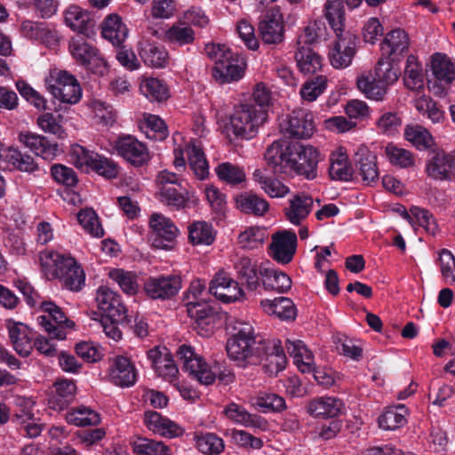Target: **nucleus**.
<instances>
[{
  "instance_id": "69168bd1",
  "label": "nucleus",
  "mask_w": 455,
  "mask_h": 455,
  "mask_svg": "<svg viewBox=\"0 0 455 455\" xmlns=\"http://www.w3.org/2000/svg\"><path fill=\"white\" fill-rule=\"evenodd\" d=\"M108 276L118 284L124 292L133 295L138 291L137 275L133 272L113 268L108 272Z\"/></svg>"
},
{
  "instance_id": "7ed1b4c3",
  "label": "nucleus",
  "mask_w": 455,
  "mask_h": 455,
  "mask_svg": "<svg viewBox=\"0 0 455 455\" xmlns=\"http://www.w3.org/2000/svg\"><path fill=\"white\" fill-rule=\"evenodd\" d=\"M267 118V113L264 108L253 104H241L230 116V129L237 139L251 140L257 135Z\"/></svg>"
},
{
  "instance_id": "a18cd8bd",
  "label": "nucleus",
  "mask_w": 455,
  "mask_h": 455,
  "mask_svg": "<svg viewBox=\"0 0 455 455\" xmlns=\"http://www.w3.org/2000/svg\"><path fill=\"white\" fill-rule=\"evenodd\" d=\"M140 128L148 139L155 140H164L169 134L164 121L148 113L143 115Z\"/></svg>"
},
{
  "instance_id": "f257e3e1",
  "label": "nucleus",
  "mask_w": 455,
  "mask_h": 455,
  "mask_svg": "<svg viewBox=\"0 0 455 455\" xmlns=\"http://www.w3.org/2000/svg\"><path fill=\"white\" fill-rule=\"evenodd\" d=\"M39 261L42 267L51 271L66 289L76 292L84 286V271L74 258L44 251L39 254Z\"/></svg>"
},
{
  "instance_id": "8fccbe9b",
  "label": "nucleus",
  "mask_w": 455,
  "mask_h": 455,
  "mask_svg": "<svg viewBox=\"0 0 455 455\" xmlns=\"http://www.w3.org/2000/svg\"><path fill=\"white\" fill-rule=\"evenodd\" d=\"M6 167H12L16 170L25 172H34L38 170V165L35 159L27 154L21 153L20 150L8 148L5 153Z\"/></svg>"
},
{
  "instance_id": "cd10ccee",
  "label": "nucleus",
  "mask_w": 455,
  "mask_h": 455,
  "mask_svg": "<svg viewBox=\"0 0 455 455\" xmlns=\"http://www.w3.org/2000/svg\"><path fill=\"white\" fill-rule=\"evenodd\" d=\"M144 421L149 430L162 436L173 438L184 433L181 427L156 411L145 412Z\"/></svg>"
},
{
  "instance_id": "e433bc0d",
  "label": "nucleus",
  "mask_w": 455,
  "mask_h": 455,
  "mask_svg": "<svg viewBox=\"0 0 455 455\" xmlns=\"http://www.w3.org/2000/svg\"><path fill=\"white\" fill-rule=\"evenodd\" d=\"M260 305L267 314L275 315L281 320L295 319L296 307L289 298L278 297L274 299H265L261 301Z\"/></svg>"
},
{
  "instance_id": "f3484780",
  "label": "nucleus",
  "mask_w": 455,
  "mask_h": 455,
  "mask_svg": "<svg viewBox=\"0 0 455 455\" xmlns=\"http://www.w3.org/2000/svg\"><path fill=\"white\" fill-rule=\"evenodd\" d=\"M209 291L225 303L235 302L244 297V291L238 282L224 272L218 273L212 280Z\"/></svg>"
},
{
  "instance_id": "6e6552de",
  "label": "nucleus",
  "mask_w": 455,
  "mask_h": 455,
  "mask_svg": "<svg viewBox=\"0 0 455 455\" xmlns=\"http://www.w3.org/2000/svg\"><path fill=\"white\" fill-rule=\"evenodd\" d=\"M336 39L330 47L328 57L334 68H346L351 65L356 53L357 36L350 31L335 33Z\"/></svg>"
},
{
  "instance_id": "7c9ffc66",
  "label": "nucleus",
  "mask_w": 455,
  "mask_h": 455,
  "mask_svg": "<svg viewBox=\"0 0 455 455\" xmlns=\"http://www.w3.org/2000/svg\"><path fill=\"white\" fill-rule=\"evenodd\" d=\"M355 165L364 182L371 184L378 180L377 156L366 147L358 148L355 153Z\"/></svg>"
},
{
  "instance_id": "9b49d317",
  "label": "nucleus",
  "mask_w": 455,
  "mask_h": 455,
  "mask_svg": "<svg viewBox=\"0 0 455 455\" xmlns=\"http://www.w3.org/2000/svg\"><path fill=\"white\" fill-rule=\"evenodd\" d=\"M292 172L313 180L317 176V164L320 160L318 150L310 146L295 143L292 150Z\"/></svg>"
},
{
  "instance_id": "f03ea898",
  "label": "nucleus",
  "mask_w": 455,
  "mask_h": 455,
  "mask_svg": "<svg viewBox=\"0 0 455 455\" xmlns=\"http://www.w3.org/2000/svg\"><path fill=\"white\" fill-rule=\"evenodd\" d=\"M233 334L228 339L226 350L228 357L237 362L239 366L247 363L257 364L256 348L259 341L253 337V328L251 324L235 321L233 325Z\"/></svg>"
},
{
  "instance_id": "c03bdc74",
  "label": "nucleus",
  "mask_w": 455,
  "mask_h": 455,
  "mask_svg": "<svg viewBox=\"0 0 455 455\" xmlns=\"http://www.w3.org/2000/svg\"><path fill=\"white\" fill-rule=\"evenodd\" d=\"M431 67L439 83L450 84L455 79V68L447 55L436 52L432 56Z\"/></svg>"
},
{
  "instance_id": "20e7f679",
  "label": "nucleus",
  "mask_w": 455,
  "mask_h": 455,
  "mask_svg": "<svg viewBox=\"0 0 455 455\" xmlns=\"http://www.w3.org/2000/svg\"><path fill=\"white\" fill-rule=\"evenodd\" d=\"M156 183L161 203L174 210H182L188 206L189 193L177 174L164 170L157 174Z\"/></svg>"
},
{
  "instance_id": "9d476101",
  "label": "nucleus",
  "mask_w": 455,
  "mask_h": 455,
  "mask_svg": "<svg viewBox=\"0 0 455 455\" xmlns=\"http://www.w3.org/2000/svg\"><path fill=\"white\" fill-rule=\"evenodd\" d=\"M258 363H263L269 374H277L286 364V355L281 347L280 340H259L256 348Z\"/></svg>"
},
{
  "instance_id": "680f3d73",
  "label": "nucleus",
  "mask_w": 455,
  "mask_h": 455,
  "mask_svg": "<svg viewBox=\"0 0 455 455\" xmlns=\"http://www.w3.org/2000/svg\"><path fill=\"white\" fill-rule=\"evenodd\" d=\"M77 220L83 229L92 237L100 238L104 235V229L95 211L91 208L81 210L77 213Z\"/></svg>"
},
{
  "instance_id": "49530a36",
  "label": "nucleus",
  "mask_w": 455,
  "mask_h": 455,
  "mask_svg": "<svg viewBox=\"0 0 455 455\" xmlns=\"http://www.w3.org/2000/svg\"><path fill=\"white\" fill-rule=\"evenodd\" d=\"M186 150L194 174L199 180H204L209 174V165L202 148L193 141L188 145Z\"/></svg>"
},
{
  "instance_id": "774afa93",
  "label": "nucleus",
  "mask_w": 455,
  "mask_h": 455,
  "mask_svg": "<svg viewBox=\"0 0 455 455\" xmlns=\"http://www.w3.org/2000/svg\"><path fill=\"white\" fill-rule=\"evenodd\" d=\"M136 455H168L169 448L162 442L140 437L133 442Z\"/></svg>"
},
{
  "instance_id": "864d4df0",
  "label": "nucleus",
  "mask_w": 455,
  "mask_h": 455,
  "mask_svg": "<svg viewBox=\"0 0 455 455\" xmlns=\"http://www.w3.org/2000/svg\"><path fill=\"white\" fill-rule=\"evenodd\" d=\"M324 17L335 33L346 31L343 0H327L324 4Z\"/></svg>"
},
{
  "instance_id": "c85d7f7f",
  "label": "nucleus",
  "mask_w": 455,
  "mask_h": 455,
  "mask_svg": "<svg viewBox=\"0 0 455 455\" xmlns=\"http://www.w3.org/2000/svg\"><path fill=\"white\" fill-rule=\"evenodd\" d=\"M7 329L14 350L21 356H28L32 350V332L22 323L8 322Z\"/></svg>"
},
{
  "instance_id": "b1692460",
  "label": "nucleus",
  "mask_w": 455,
  "mask_h": 455,
  "mask_svg": "<svg viewBox=\"0 0 455 455\" xmlns=\"http://www.w3.org/2000/svg\"><path fill=\"white\" fill-rule=\"evenodd\" d=\"M148 359L156 373L165 379L171 380L177 375L179 370L172 355L165 347L156 346L147 353Z\"/></svg>"
},
{
  "instance_id": "72a5a7b5",
  "label": "nucleus",
  "mask_w": 455,
  "mask_h": 455,
  "mask_svg": "<svg viewBox=\"0 0 455 455\" xmlns=\"http://www.w3.org/2000/svg\"><path fill=\"white\" fill-rule=\"evenodd\" d=\"M409 44L408 35L404 30L398 28L387 34L382 43V50L393 61H395L408 50Z\"/></svg>"
},
{
  "instance_id": "2eb2a0df",
  "label": "nucleus",
  "mask_w": 455,
  "mask_h": 455,
  "mask_svg": "<svg viewBox=\"0 0 455 455\" xmlns=\"http://www.w3.org/2000/svg\"><path fill=\"white\" fill-rule=\"evenodd\" d=\"M96 302L102 316L111 317L114 321H126L127 309L121 296L108 287L100 286L96 292Z\"/></svg>"
},
{
  "instance_id": "f704fd0d",
  "label": "nucleus",
  "mask_w": 455,
  "mask_h": 455,
  "mask_svg": "<svg viewBox=\"0 0 455 455\" xmlns=\"http://www.w3.org/2000/svg\"><path fill=\"white\" fill-rule=\"evenodd\" d=\"M286 349L301 372L309 373L314 370V355L303 341L287 340Z\"/></svg>"
},
{
  "instance_id": "6ab92c4d",
  "label": "nucleus",
  "mask_w": 455,
  "mask_h": 455,
  "mask_svg": "<svg viewBox=\"0 0 455 455\" xmlns=\"http://www.w3.org/2000/svg\"><path fill=\"white\" fill-rule=\"evenodd\" d=\"M297 248V235L294 231L283 230L272 235L270 249L275 259L283 264L291 261Z\"/></svg>"
},
{
  "instance_id": "c756f323",
  "label": "nucleus",
  "mask_w": 455,
  "mask_h": 455,
  "mask_svg": "<svg viewBox=\"0 0 455 455\" xmlns=\"http://www.w3.org/2000/svg\"><path fill=\"white\" fill-rule=\"evenodd\" d=\"M313 209V198L299 193L289 200V205L284 212L286 219L293 225L299 226L309 215Z\"/></svg>"
},
{
  "instance_id": "39448f33",
  "label": "nucleus",
  "mask_w": 455,
  "mask_h": 455,
  "mask_svg": "<svg viewBox=\"0 0 455 455\" xmlns=\"http://www.w3.org/2000/svg\"><path fill=\"white\" fill-rule=\"evenodd\" d=\"M45 83L51 94L62 103L74 105L82 98L83 91L80 84L76 76L68 71L52 70Z\"/></svg>"
},
{
  "instance_id": "0e129e2a",
  "label": "nucleus",
  "mask_w": 455,
  "mask_h": 455,
  "mask_svg": "<svg viewBox=\"0 0 455 455\" xmlns=\"http://www.w3.org/2000/svg\"><path fill=\"white\" fill-rule=\"evenodd\" d=\"M394 62L392 59H380L377 63L374 72L371 73L379 82L386 85L387 89L389 85L395 84L400 76L399 70Z\"/></svg>"
},
{
  "instance_id": "09e8293b",
  "label": "nucleus",
  "mask_w": 455,
  "mask_h": 455,
  "mask_svg": "<svg viewBox=\"0 0 455 455\" xmlns=\"http://www.w3.org/2000/svg\"><path fill=\"white\" fill-rule=\"evenodd\" d=\"M188 239L193 245H211L215 240V232L210 223L195 221L188 226Z\"/></svg>"
},
{
  "instance_id": "4c0bfd02",
  "label": "nucleus",
  "mask_w": 455,
  "mask_h": 455,
  "mask_svg": "<svg viewBox=\"0 0 455 455\" xmlns=\"http://www.w3.org/2000/svg\"><path fill=\"white\" fill-rule=\"evenodd\" d=\"M358 90L365 95L366 98L382 101L387 92L386 85L379 82L371 72L361 75L356 81Z\"/></svg>"
},
{
  "instance_id": "a19ab883",
  "label": "nucleus",
  "mask_w": 455,
  "mask_h": 455,
  "mask_svg": "<svg viewBox=\"0 0 455 455\" xmlns=\"http://www.w3.org/2000/svg\"><path fill=\"white\" fill-rule=\"evenodd\" d=\"M330 162L329 173L332 180L347 181L352 178L353 168L342 148L331 154Z\"/></svg>"
},
{
  "instance_id": "ddd939ff",
  "label": "nucleus",
  "mask_w": 455,
  "mask_h": 455,
  "mask_svg": "<svg viewBox=\"0 0 455 455\" xmlns=\"http://www.w3.org/2000/svg\"><path fill=\"white\" fill-rule=\"evenodd\" d=\"M114 149L118 156L134 166H142L150 159L146 145L132 135L118 137Z\"/></svg>"
},
{
  "instance_id": "4468645a",
  "label": "nucleus",
  "mask_w": 455,
  "mask_h": 455,
  "mask_svg": "<svg viewBox=\"0 0 455 455\" xmlns=\"http://www.w3.org/2000/svg\"><path fill=\"white\" fill-rule=\"evenodd\" d=\"M280 126L285 134L297 139L310 138L315 131L312 114L305 109L293 110Z\"/></svg>"
},
{
  "instance_id": "79ce46f5",
  "label": "nucleus",
  "mask_w": 455,
  "mask_h": 455,
  "mask_svg": "<svg viewBox=\"0 0 455 455\" xmlns=\"http://www.w3.org/2000/svg\"><path fill=\"white\" fill-rule=\"evenodd\" d=\"M140 92L150 101L163 102L169 99V89L158 78L144 77L140 84Z\"/></svg>"
},
{
  "instance_id": "052dcab7",
  "label": "nucleus",
  "mask_w": 455,
  "mask_h": 455,
  "mask_svg": "<svg viewBox=\"0 0 455 455\" xmlns=\"http://www.w3.org/2000/svg\"><path fill=\"white\" fill-rule=\"evenodd\" d=\"M140 55L146 65L153 68H164L167 63V52L163 46L147 43L140 48Z\"/></svg>"
},
{
  "instance_id": "13d9d810",
  "label": "nucleus",
  "mask_w": 455,
  "mask_h": 455,
  "mask_svg": "<svg viewBox=\"0 0 455 455\" xmlns=\"http://www.w3.org/2000/svg\"><path fill=\"white\" fill-rule=\"evenodd\" d=\"M404 405L387 408L379 418V427L384 430H395L406 423Z\"/></svg>"
},
{
  "instance_id": "c9c22d12",
  "label": "nucleus",
  "mask_w": 455,
  "mask_h": 455,
  "mask_svg": "<svg viewBox=\"0 0 455 455\" xmlns=\"http://www.w3.org/2000/svg\"><path fill=\"white\" fill-rule=\"evenodd\" d=\"M244 73L243 64L231 59V54L223 62H219L212 69V76L220 84L241 79Z\"/></svg>"
},
{
  "instance_id": "e2e57ef3",
  "label": "nucleus",
  "mask_w": 455,
  "mask_h": 455,
  "mask_svg": "<svg viewBox=\"0 0 455 455\" xmlns=\"http://www.w3.org/2000/svg\"><path fill=\"white\" fill-rule=\"evenodd\" d=\"M385 154L391 164L400 168H410L415 164L413 154L394 143H389L385 148Z\"/></svg>"
},
{
  "instance_id": "4be33fe9",
  "label": "nucleus",
  "mask_w": 455,
  "mask_h": 455,
  "mask_svg": "<svg viewBox=\"0 0 455 455\" xmlns=\"http://www.w3.org/2000/svg\"><path fill=\"white\" fill-rule=\"evenodd\" d=\"M109 378L115 385L128 387L136 382L137 371L129 358L116 355L111 359Z\"/></svg>"
},
{
  "instance_id": "0eeeda50",
  "label": "nucleus",
  "mask_w": 455,
  "mask_h": 455,
  "mask_svg": "<svg viewBox=\"0 0 455 455\" xmlns=\"http://www.w3.org/2000/svg\"><path fill=\"white\" fill-rule=\"evenodd\" d=\"M40 309L44 315L37 316V323L57 340L65 339L67 330L72 329L74 323L68 320L61 308L52 301L40 303Z\"/></svg>"
},
{
  "instance_id": "5701e85b",
  "label": "nucleus",
  "mask_w": 455,
  "mask_h": 455,
  "mask_svg": "<svg viewBox=\"0 0 455 455\" xmlns=\"http://www.w3.org/2000/svg\"><path fill=\"white\" fill-rule=\"evenodd\" d=\"M149 226L158 236L155 239V245L163 249H170L171 243L179 233V229L173 222L161 213H153L149 219Z\"/></svg>"
},
{
  "instance_id": "aec40b11",
  "label": "nucleus",
  "mask_w": 455,
  "mask_h": 455,
  "mask_svg": "<svg viewBox=\"0 0 455 455\" xmlns=\"http://www.w3.org/2000/svg\"><path fill=\"white\" fill-rule=\"evenodd\" d=\"M235 269L237 277L242 283L250 291H255L263 283V270H267V267L262 264L259 265L255 260L248 257H242L235 263Z\"/></svg>"
},
{
  "instance_id": "5fc2aeb1",
  "label": "nucleus",
  "mask_w": 455,
  "mask_h": 455,
  "mask_svg": "<svg viewBox=\"0 0 455 455\" xmlns=\"http://www.w3.org/2000/svg\"><path fill=\"white\" fill-rule=\"evenodd\" d=\"M262 274V284L267 290H275L279 292H286L291 287V277L282 271L267 267V270H263Z\"/></svg>"
},
{
  "instance_id": "de8ad7c7",
  "label": "nucleus",
  "mask_w": 455,
  "mask_h": 455,
  "mask_svg": "<svg viewBox=\"0 0 455 455\" xmlns=\"http://www.w3.org/2000/svg\"><path fill=\"white\" fill-rule=\"evenodd\" d=\"M65 419L68 424L76 427L95 426L100 422L99 413L84 405L72 408L66 413Z\"/></svg>"
},
{
  "instance_id": "dca6fc26",
  "label": "nucleus",
  "mask_w": 455,
  "mask_h": 455,
  "mask_svg": "<svg viewBox=\"0 0 455 455\" xmlns=\"http://www.w3.org/2000/svg\"><path fill=\"white\" fill-rule=\"evenodd\" d=\"M144 289L151 299H168L181 289V278L174 275L149 277L145 282Z\"/></svg>"
},
{
  "instance_id": "473e14b6",
  "label": "nucleus",
  "mask_w": 455,
  "mask_h": 455,
  "mask_svg": "<svg viewBox=\"0 0 455 455\" xmlns=\"http://www.w3.org/2000/svg\"><path fill=\"white\" fill-rule=\"evenodd\" d=\"M64 20L68 27L79 34H89L94 27L90 13L77 5H70L64 12Z\"/></svg>"
},
{
  "instance_id": "bb28decb",
  "label": "nucleus",
  "mask_w": 455,
  "mask_h": 455,
  "mask_svg": "<svg viewBox=\"0 0 455 455\" xmlns=\"http://www.w3.org/2000/svg\"><path fill=\"white\" fill-rule=\"evenodd\" d=\"M19 139L26 148L44 160L52 161L57 156L58 145L50 142L44 136L26 132L20 133Z\"/></svg>"
},
{
  "instance_id": "3c124183",
  "label": "nucleus",
  "mask_w": 455,
  "mask_h": 455,
  "mask_svg": "<svg viewBox=\"0 0 455 455\" xmlns=\"http://www.w3.org/2000/svg\"><path fill=\"white\" fill-rule=\"evenodd\" d=\"M295 60L304 74H314L322 68L321 56L309 47H300L295 53Z\"/></svg>"
},
{
  "instance_id": "4d7b16f0",
  "label": "nucleus",
  "mask_w": 455,
  "mask_h": 455,
  "mask_svg": "<svg viewBox=\"0 0 455 455\" xmlns=\"http://www.w3.org/2000/svg\"><path fill=\"white\" fill-rule=\"evenodd\" d=\"M236 207L245 213L262 216L268 210V203L257 195L243 194L236 196Z\"/></svg>"
},
{
  "instance_id": "6e6d98bb",
  "label": "nucleus",
  "mask_w": 455,
  "mask_h": 455,
  "mask_svg": "<svg viewBox=\"0 0 455 455\" xmlns=\"http://www.w3.org/2000/svg\"><path fill=\"white\" fill-rule=\"evenodd\" d=\"M251 404L262 412L282 411L286 408L284 399L274 393L260 392L251 399Z\"/></svg>"
},
{
  "instance_id": "37998d69",
  "label": "nucleus",
  "mask_w": 455,
  "mask_h": 455,
  "mask_svg": "<svg viewBox=\"0 0 455 455\" xmlns=\"http://www.w3.org/2000/svg\"><path fill=\"white\" fill-rule=\"evenodd\" d=\"M252 177L260 188L272 198L284 197L290 192L287 186L276 179L267 176L259 169L254 171Z\"/></svg>"
},
{
  "instance_id": "bf43d9fd",
  "label": "nucleus",
  "mask_w": 455,
  "mask_h": 455,
  "mask_svg": "<svg viewBox=\"0 0 455 455\" xmlns=\"http://www.w3.org/2000/svg\"><path fill=\"white\" fill-rule=\"evenodd\" d=\"M414 107L422 116L434 124L441 123L444 118V111L438 104L427 95H421L414 100Z\"/></svg>"
},
{
  "instance_id": "603ef678",
  "label": "nucleus",
  "mask_w": 455,
  "mask_h": 455,
  "mask_svg": "<svg viewBox=\"0 0 455 455\" xmlns=\"http://www.w3.org/2000/svg\"><path fill=\"white\" fill-rule=\"evenodd\" d=\"M166 40L173 44L184 46L191 44L196 39L195 31L186 22H176L165 32Z\"/></svg>"
},
{
  "instance_id": "a878e982",
  "label": "nucleus",
  "mask_w": 455,
  "mask_h": 455,
  "mask_svg": "<svg viewBox=\"0 0 455 455\" xmlns=\"http://www.w3.org/2000/svg\"><path fill=\"white\" fill-rule=\"evenodd\" d=\"M343 411V402L334 396L315 397L307 406V411L310 415L322 419L338 417Z\"/></svg>"
},
{
  "instance_id": "393cba45",
  "label": "nucleus",
  "mask_w": 455,
  "mask_h": 455,
  "mask_svg": "<svg viewBox=\"0 0 455 455\" xmlns=\"http://www.w3.org/2000/svg\"><path fill=\"white\" fill-rule=\"evenodd\" d=\"M76 394V386L73 380L58 379L52 386L48 403L54 411H63L71 403Z\"/></svg>"
},
{
  "instance_id": "1a4fd4ad",
  "label": "nucleus",
  "mask_w": 455,
  "mask_h": 455,
  "mask_svg": "<svg viewBox=\"0 0 455 455\" xmlns=\"http://www.w3.org/2000/svg\"><path fill=\"white\" fill-rule=\"evenodd\" d=\"M293 147L294 144L278 140L267 148L264 158L274 174L290 175L292 173Z\"/></svg>"
},
{
  "instance_id": "338daca9",
  "label": "nucleus",
  "mask_w": 455,
  "mask_h": 455,
  "mask_svg": "<svg viewBox=\"0 0 455 455\" xmlns=\"http://www.w3.org/2000/svg\"><path fill=\"white\" fill-rule=\"evenodd\" d=\"M404 137L419 149L428 148L433 144L432 135L421 125H407L404 131Z\"/></svg>"
},
{
  "instance_id": "f8f14e48",
  "label": "nucleus",
  "mask_w": 455,
  "mask_h": 455,
  "mask_svg": "<svg viewBox=\"0 0 455 455\" xmlns=\"http://www.w3.org/2000/svg\"><path fill=\"white\" fill-rule=\"evenodd\" d=\"M68 49L72 57L88 69L95 71V68H105L107 65L99 50L80 35L71 38Z\"/></svg>"
},
{
  "instance_id": "a211bd4d",
  "label": "nucleus",
  "mask_w": 455,
  "mask_h": 455,
  "mask_svg": "<svg viewBox=\"0 0 455 455\" xmlns=\"http://www.w3.org/2000/svg\"><path fill=\"white\" fill-rule=\"evenodd\" d=\"M258 29L264 44H278L282 43L284 36V25L279 11L271 9L270 12L259 23Z\"/></svg>"
},
{
  "instance_id": "412c9836",
  "label": "nucleus",
  "mask_w": 455,
  "mask_h": 455,
  "mask_svg": "<svg viewBox=\"0 0 455 455\" xmlns=\"http://www.w3.org/2000/svg\"><path fill=\"white\" fill-rule=\"evenodd\" d=\"M426 171L433 179L455 180V155L435 152L427 164Z\"/></svg>"
},
{
  "instance_id": "58836bf2",
  "label": "nucleus",
  "mask_w": 455,
  "mask_h": 455,
  "mask_svg": "<svg viewBox=\"0 0 455 455\" xmlns=\"http://www.w3.org/2000/svg\"><path fill=\"white\" fill-rule=\"evenodd\" d=\"M225 414L231 420L245 427L263 429L267 425V421L263 418L250 414L244 408L236 403L227 406Z\"/></svg>"
},
{
  "instance_id": "2f4dec72",
  "label": "nucleus",
  "mask_w": 455,
  "mask_h": 455,
  "mask_svg": "<svg viewBox=\"0 0 455 455\" xmlns=\"http://www.w3.org/2000/svg\"><path fill=\"white\" fill-rule=\"evenodd\" d=\"M101 35L113 45L120 46L128 36V28L119 15L111 13L101 23Z\"/></svg>"
},
{
  "instance_id": "ea45409f",
  "label": "nucleus",
  "mask_w": 455,
  "mask_h": 455,
  "mask_svg": "<svg viewBox=\"0 0 455 455\" xmlns=\"http://www.w3.org/2000/svg\"><path fill=\"white\" fill-rule=\"evenodd\" d=\"M403 80L405 87L411 91H419L424 87L423 68L414 55L407 58Z\"/></svg>"
},
{
  "instance_id": "423d86ee",
  "label": "nucleus",
  "mask_w": 455,
  "mask_h": 455,
  "mask_svg": "<svg viewBox=\"0 0 455 455\" xmlns=\"http://www.w3.org/2000/svg\"><path fill=\"white\" fill-rule=\"evenodd\" d=\"M178 355L183 370L200 384L208 386L215 381L214 372L218 371V362L207 363L203 357L194 352L191 347L186 345L179 348Z\"/></svg>"
}]
</instances>
